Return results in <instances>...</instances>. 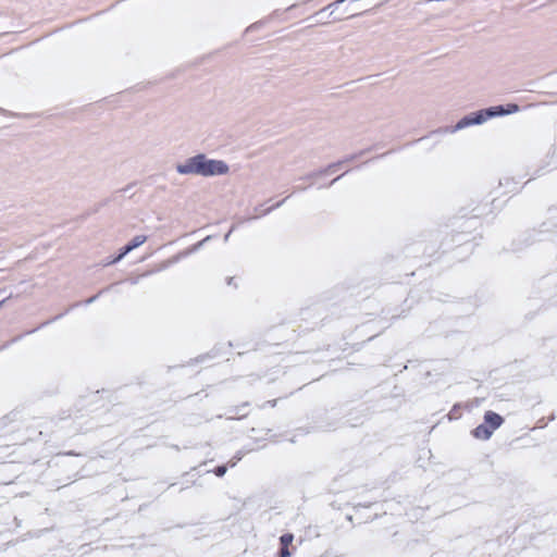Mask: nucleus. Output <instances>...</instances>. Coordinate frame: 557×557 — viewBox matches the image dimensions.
<instances>
[{
  "instance_id": "obj_1",
  "label": "nucleus",
  "mask_w": 557,
  "mask_h": 557,
  "mask_svg": "<svg viewBox=\"0 0 557 557\" xmlns=\"http://www.w3.org/2000/svg\"><path fill=\"white\" fill-rule=\"evenodd\" d=\"M199 176H219L228 173V165L222 160L207 158L206 154H198Z\"/></svg>"
},
{
  "instance_id": "obj_2",
  "label": "nucleus",
  "mask_w": 557,
  "mask_h": 557,
  "mask_svg": "<svg viewBox=\"0 0 557 557\" xmlns=\"http://www.w3.org/2000/svg\"><path fill=\"white\" fill-rule=\"evenodd\" d=\"M484 123L483 115L481 113V110L474 113H471L469 115H466L462 117L455 126L447 127L445 129L446 133H455L457 131L463 129L466 127L472 126V125H480Z\"/></svg>"
},
{
  "instance_id": "obj_3",
  "label": "nucleus",
  "mask_w": 557,
  "mask_h": 557,
  "mask_svg": "<svg viewBox=\"0 0 557 557\" xmlns=\"http://www.w3.org/2000/svg\"><path fill=\"white\" fill-rule=\"evenodd\" d=\"M176 171L182 175H199L198 154L188 158L183 163H178L176 165Z\"/></svg>"
},
{
  "instance_id": "obj_4",
  "label": "nucleus",
  "mask_w": 557,
  "mask_h": 557,
  "mask_svg": "<svg viewBox=\"0 0 557 557\" xmlns=\"http://www.w3.org/2000/svg\"><path fill=\"white\" fill-rule=\"evenodd\" d=\"M147 240V237L145 235H137L135 236L129 244H127L125 247H123L121 253L113 259L112 263L119 262L122 260L128 252L134 250L135 248L141 246Z\"/></svg>"
},
{
  "instance_id": "obj_5",
  "label": "nucleus",
  "mask_w": 557,
  "mask_h": 557,
  "mask_svg": "<svg viewBox=\"0 0 557 557\" xmlns=\"http://www.w3.org/2000/svg\"><path fill=\"white\" fill-rule=\"evenodd\" d=\"M484 423L490 425L491 429L497 430L504 423V419L494 411H486L484 414Z\"/></svg>"
},
{
  "instance_id": "obj_6",
  "label": "nucleus",
  "mask_w": 557,
  "mask_h": 557,
  "mask_svg": "<svg viewBox=\"0 0 557 557\" xmlns=\"http://www.w3.org/2000/svg\"><path fill=\"white\" fill-rule=\"evenodd\" d=\"M481 113L483 115L484 122H486L488 119L505 115L506 111L503 106H497L481 110Z\"/></svg>"
},
{
  "instance_id": "obj_7",
  "label": "nucleus",
  "mask_w": 557,
  "mask_h": 557,
  "mask_svg": "<svg viewBox=\"0 0 557 557\" xmlns=\"http://www.w3.org/2000/svg\"><path fill=\"white\" fill-rule=\"evenodd\" d=\"M472 435L478 440L486 441L491 438L492 430H486V424L482 423L472 431Z\"/></svg>"
},
{
  "instance_id": "obj_8",
  "label": "nucleus",
  "mask_w": 557,
  "mask_h": 557,
  "mask_svg": "<svg viewBox=\"0 0 557 557\" xmlns=\"http://www.w3.org/2000/svg\"><path fill=\"white\" fill-rule=\"evenodd\" d=\"M294 540V535L292 533H285L280 537L281 546L288 547L289 544H292Z\"/></svg>"
},
{
  "instance_id": "obj_9",
  "label": "nucleus",
  "mask_w": 557,
  "mask_h": 557,
  "mask_svg": "<svg viewBox=\"0 0 557 557\" xmlns=\"http://www.w3.org/2000/svg\"><path fill=\"white\" fill-rule=\"evenodd\" d=\"M177 260H178V257H175L173 260H168V261L162 262V263H161V264H160V265L154 270V272H156V271H162V270H165V269H166L171 263H173V262H175V261H177ZM151 273H153V271H150V272L146 273V275L151 274ZM143 276H145V274H144Z\"/></svg>"
},
{
  "instance_id": "obj_10",
  "label": "nucleus",
  "mask_w": 557,
  "mask_h": 557,
  "mask_svg": "<svg viewBox=\"0 0 557 557\" xmlns=\"http://www.w3.org/2000/svg\"><path fill=\"white\" fill-rule=\"evenodd\" d=\"M210 238H211L210 236H207L203 240H201V242H199V243L195 244V245L190 248V250H189V251H190V252H195V251H197V250H198V249H200V247H201V246H202L207 240H209Z\"/></svg>"
},
{
  "instance_id": "obj_11",
  "label": "nucleus",
  "mask_w": 557,
  "mask_h": 557,
  "mask_svg": "<svg viewBox=\"0 0 557 557\" xmlns=\"http://www.w3.org/2000/svg\"><path fill=\"white\" fill-rule=\"evenodd\" d=\"M506 114L516 113L519 111V107L517 104H508L507 109H505Z\"/></svg>"
},
{
  "instance_id": "obj_12",
  "label": "nucleus",
  "mask_w": 557,
  "mask_h": 557,
  "mask_svg": "<svg viewBox=\"0 0 557 557\" xmlns=\"http://www.w3.org/2000/svg\"><path fill=\"white\" fill-rule=\"evenodd\" d=\"M214 473H215L218 476H223V475L226 473V467H225V466H219V467L214 470Z\"/></svg>"
},
{
  "instance_id": "obj_13",
  "label": "nucleus",
  "mask_w": 557,
  "mask_h": 557,
  "mask_svg": "<svg viewBox=\"0 0 557 557\" xmlns=\"http://www.w3.org/2000/svg\"><path fill=\"white\" fill-rule=\"evenodd\" d=\"M280 557H290V552L288 550V547H281Z\"/></svg>"
},
{
  "instance_id": "obj_14",
  "label": "nucleus",
  "mask_w": 557,
  "mask_h": 557,
  "mask_svg": "<svg viewBox=\"0 0 557 557\" xmlns=\"http://www.w3.org/2000/svg\"><path fill=\"white\" fill-rule=\"evenodd\" d=\"M339 166V164H333L331 166H329L325 172H330V173H333L335 172V170Z\"/></svg>"
},
{
  "instance_id": "obj_15",
  "label": "nucleus",
  "mask_w": 557,
  "mask_h": 557,
  "mask_svg": "<svg viewBox=\"0 0 557 557\" xmlns=\"http://www.w3.org/2000/svg\"><path fill=\"white\" fill-rule=\"evenodd\" d=\"M97 298H98V295L92 296V297L88 298V299L85 301V304H86V305H90V304H92Z\"/></svg>"
},
{
  "instance_id": "obj_16",
  "label": "nucleus",
  "mask_w": 557,
  "mask_h": 557,
  "mask_svg": "<svg viewBox=\"0 0 557 557\" xmlns=\"http://www.w3.org/2000/svg\"><path fill=\"white\" fill-rule=\"evenodd\" d=\"M242 459V456H236L235 460L231 462V467H234L238 460Z\"/></svg>"
},
{
  "instance_id": "obj_17",
  "label": "nucleus",
  "mask_w": 557,
  "mask_h": 557,
  "mask_svg": "<svg viewBox=\"0 0 557 557\" xmlns=\"http://www.w3.org/2000/svg\"><path fill=\"white\" fill-rule=\"evenodd\" d=\"M232 231H233V228H232L227 234H225V236H224V242H227V240H228V238H230V235H231Z\"/></svg>"
},
{
  "instance_id": "obj_18",
  "label": "nucleus",
  "mask_w": 557,
  "mask_h": 557,
  "mask_svg": "<svg viewBox=\"0 0 557 557\" xmlns=\"http://www.w3.org/2000/svg\"><path fill=\"white\" fill-rule=\"evenodd\" d=\"M282 203H283V201L277 202V203L274 206V208H278ZM272 209H273V207H272ZM270 210H271V208H270L268 211H270Z\"/></svg>"
},
{
  "instance_id": "obj_19",
  "label": "nucleus",
  "mask_w": 557,
  "mask_h": 557,
  "mask_svg": "<svg viewBox=\"0 0 557 557\" xmlns=\"http://www.w3.org/2000/svg\"><path fill=\"white\" fill-rule=\"evenodd\" d=\"M486 430H491V426L486 424ZM495 429H492V434L494 433Z\"/></svg>"
},
{
  "instance_id": "obj_20",
  "label": "nucleus",
  "mask_w": 557,
  "mask_h": 557,
  "mask_svg": "<svg viewBox=\"0 0 557 557\" xmlns=\"http://www.w3.org/2000/svg\"><path fill=\"white\" fill-rule=\"evenodd\" d=\"M138 280H132V284H137Z\"/></svg>"
},
{
  "instance_id": "obj_21",
  "label": "nucleus",
  "mask_w": 557,
  "mask_h": 557,
  "mask_svg": "<svg viewBox=\"0 0 557 557\" xmlns=\"http://www.w3.org/2000/svg\"><path fill=\"white\" fill-rule=\"evenodd\" d=\"M2 305V301L0 302V306Z\"/></svg>"
}]
</instances>
